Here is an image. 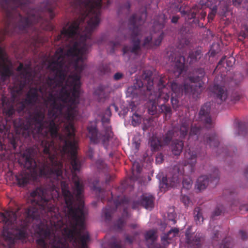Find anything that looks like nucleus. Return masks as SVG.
<instances>
[{
    "instance_id": "4c0bfd02",
    "label": "nucleus",
    "mask_w": 248,
    "mask_h": 248,
    "mask_svg": "<svg viewBox=\"0 0 248 248\" xmlns=\"http://www.w3.org/2000/svg\"><path fill=\"white\" fill-rule=\"evenodd\" d=\"M153 119L148 118L143 120L142 129L144 131H146L152 125Z\"/></svg>"
},
{
    "instance_id": "6e6d98bb",
    "label": "nucleus",
    "mask_w": 248,
    "mask_h": 248,
    "mask_svg": "<svg viewBox=\"0 0 248 248\" xmlns=\"http://www.w3.org/2000/svg\"><path fill=\"white\" fill-rule=\"evenodd\" d=\"M239 209L242 213H243L244 212H247L248 211V204H244L240 205L239 207Z\"/></svg>"
},
{
    "instance_id": "f257e3e1",
    "label": "nucleus",
    "mask_w": 248,
    "mask_h": 248,
    "mask_svg": "<svg viewBox=\"0 0 248 248\" xmlns=\"http://www.w3.org/2000/svg\"><path fill=\"white\" fill-rule=\"evenodd\" d=\"M64 199L62 213L56 205L59 199H32L31 205L25 210L26 218H42L55 226H63L64 218L69 222L70 228H65L62 235L48 226L39 228L38 248H87L90 235L85 231L84 203L81 199L77 202L74 199Z\"/></svg>"
},
{
    "instance_id": "9d476101",
    "label": "nucleus",
    "mask_w": 248,
    "mask_h": 248,
    "mask_svg": "<svg viewBox=\"0 0 248 248\" xmlns=\"http://www.w3.org/2000/svg\"><path fill=\"white\" fill-rule=\"evenodd\" d=\"M183 171H159L156 178L159 181V188L165 192L169 187L176 186L181 180Z\"/></svg>"
},
{
    "instance_id": "de8ad7c7",
    "label": "nucleus",
    "mask_w": 248,
    "mask_h": 248,
    "mask_svg": "<svg viewBox=\"0 0 248 248\" xmlns=\"http://www.w3.org/2000/svg\"><path fill=\"white\" fill-rule=\"evenodd\" d=\"M141 171H131L132 175L131 176V179L133 180H137L138 178L137 176H139L140 174Z\"/></svg>"
},
{
    "instance_id": "13d9d810",
    "label": "nucleus",
    "mask_w": 248,
    "mask_h": 248,
    "mask_svg": "<svg viewBox=\"0 0 248 248\" xmlns=\"http://www.w3.org/2000/svg\"><path fill=\"white\" fill-rule=\"evenodd\" d=\"M219 235V232L218 231L216 232L214 235L213 236V244H214V241H217L218 238H219L218 236Z\"/></svg>"
},
{
    "instance_id": "a19ab883",
    "label": "nucleus",
    "mask_w": 248,
    "mask_h": 248,
    "mask_svg": "<svg viewBox=\"0 0 248 248\" xmlns=\"http://www.w3.org/2000/svg\"><path fill=\"white\" fill-rule=\"evenodd\" d=\"M105 184L106 185H108L111 181H113L115 178V175L114 174L110 175V174L106 173L105 174Z\"/></svg>"
},
{
    "instance_id": "4468645a",
    "label": "nucleus",
    "mask_w": 248,
    "mask_h": 248,
    "mask_svg": "<svg viewBox=\"0 0 248 248\" xmlns=\"http://www.w3.org/2000/svg\"><path fill=\"white\" fill-rule=\"evenodd\" d=\"M186 243L192 246L198 248L201 246V236L200 233H197L194 236L189 231L187 230L185 233Z\"/></svg>"
},
{
    "instance_id": "bb28decb",
    "label": "nucleus",
    "mask_w": 248,
    "mask_h": 248,
    "mask_svg": "<svg viewBox=\"0 0 248 248\" xmlns=\"http://www.w3.org/2000/svg\"><path fill=\"white\" fill-rule=\"evenodd\" d=\"M236 130V135L243 136L248 138V130L245 124L242 122L238 123Z\"/></svg>"
},
{
    "instance_id": "6e6552de",
    "label": "nucleus",
    "mask_w": 248,
    "mask_h": 248,
    "mask_svg": "<svg viewBox=\"0 0 248 248\" xmlns=\"http://www.w3.org/2000/svg\"><path fill=\"white\" fill-rule=\"evenodd\" d=\"M16 71L20 72V73L19 76L15 79L11 89V94L13 99H15L21 94L24 88L31 82L32 77V74L30 70L29 66H24L22 63H20L16 68Z\"/></svg>"
},
{
    "instance_id": "412c9836",
    "label": "nucleus",
    "mask_w": 248,
    "mask_h": 248,
    "mask_svg": "<svg viewBox=\"0 0 248 248\" xmlns=\"http://www.w3.org/2000/svg\"><path fill=\"white\" fill-rule=\"evenodd\" d=\"M179 12L182 16H185L187 19H191L196 17L197 14L199 12V8L197 5L192 7L189 10H182L180 9Z\"/></svg>"
},
{
    "instance_id": "7ed1b4c3",
    "label": "nucleus",
    "mask_w": 248,
    "mask_h": 248,
    "mask_svg": "<svg viewBox=\"0 0 248 248\" xmlns=\"http://www.w3.org/2000/svg\"><path fill=\"white\" fill-rule=\"evenodd\" d=\"M198 75L189 76L185 80L184 85H179L173 81L169 84V81L165 78L164 84L168 89V92L171 93V102L174 109H176L179 105L178 97L184 93L186 95L192 96L194 99L198 98L203 90V78L205 71L203 68H198L196 71Z\"/></svg>"
},
{
    "instance_id": "79ce46f5",
    "label": "nucleus",
    "mask_w": 248,
    "mask_h": 248,
    "mask_svg": "<svg viewBox=\"0 0 248 248\" xmlns=\"http://www.w3.org/2000/svg\"><path fill=\"white\" fill-rule=\"evenodd\" d=\"M245 39H248V31L247 32L243 31L239 32L238 40L240 41H243Z\"/></svg>"
},
{
    "instance_id": "2f4dec72",
    "label": "nucleus",
    "mask_w": 248,
    "mask_h": 248,
    "mask_svg": "<svg viewBox=\"0 0 248 248\" xmlns=\"http://www.w3.org/2000/svg\"><path fill=\"white\" fill-rule=\"evenodd\" d=\"M182 184L183 188L189 189L192 186V181L188 176H184L183 178Z\"/></svg>"
},
{
    "instance_id": "c85d7f7f",
    "label": "nucleus",
    "mask_w": 248,
    "mask_h": 248,
    "mask_svg": "<svg viewBox=\"0 0 248 248\" xmlns=\"http://www.w3.org/2000/svg\"><path fill=\"white\" fill-rule=\"evenodd\" d=\"M201 211L199 207H196L194 210V219L197 224H200L203 221Z\"/></svg>"
},
{
    "instance_id": "4be33fe9",
    "label": "nucleus",
    "mask_w": 248,
    "mask_h": 248,
    "mask_svg": "<svg viewBox=\"0 0 248 248\" xmlns=\"http://www.w3.org/2000/svg\"><path fill=\"white\" fill-rule=\"evenodd\" d=\"M179 231L178 228H173L170 229L167 233L165 234L161 237V241L164 245H168L169 242H168V240H171L173 237H175L179 233Z\"/></svg>"
},
{
    "instance_id": "69168bd1",
    "label": "nucleus",
    "mask_w": 248,
    "mask_h": 248,
    "mask_svg": "<svg viewBox=\"0 0 248 248\" xmlns=\"http://www.w3.org/2000/svg\"><path fill=\"white\" fill-rule=\"evenodd\" d=\"M11 143L14 149H15L16 147V141L15 139H13L11 141Z\"/></svg>"
},
{
    "instance_id": "49530a36",
    "label": "nucleus",
    "mask_w": 248,
    "mask_h": 248,
    "mask_svg": "<svg viewBox=\"0 0 248 248\" xmlns=\"http://www.w3.org/2000/svg\"><path fill=\"white\" fill-rule=\"evenodd\" d=\"M109 44H110V46H112V48H111V49L110 51L112 52H114L115 47H116L120 45V42H118V41H116L115 42H110Z\"/></svg>"
},
{
    "instance_id": "f3484780",
    "label": "nucleus",
    "mask_w": 248,
    "mask_h": 248,
    "mask_svg": "<svg viewBox=\"0 0 248 248\" xmlns=\"http://www.w3.org/2000/svg\"><path fill=\"white\" fill-rule=\"evenodd\" d=\"M185 166L189 165L191 167V170H193V167L197 162V153L195 151L189 149L185 153Z\"/></svg>"
},
{
    "instance_id": "8fccbe9b",
    "label": "nucleus",
    "mask_w": 248,
    "mask_h": 248,
    "mask_svg": "<svg viewBox=\"0 0 248 248\" xmlns=\"http://www.w3.org/2000/svg\"><path fill=\"white\" fill-rule=\"evenodd\" d=\"M222 212V209H220L219 207H217L213 213V216H219Z\"/></svg>"
},
{
    "instance_id": "09e8293b",
    "label": "nucleus",
    "mask_w": 248,
    "mask_h": 248,
    "mask_svg": "<svg viewBox=\"0 0 248 248\" xmlns=\"http://www.w3.org/2000/svg\"><path fill=\"white\" fill-rule=\"evenodd\" d=\"M15 113V109L13 106L10 107L6 111V114L8 116H12Z\"/></svg>"
},
{
    "instance_id": "393cba45",
    "label": "nucleus",
    "mask_w": 248,
    "mask_h": 248,
    "mask_svg": "<svg viewBox=\"0 0 248 248\" xmlns=\"http://www.w3.org/2000/svg\"><path fill=\"white\" fill-rule=\"evenodd\" d=\"M201 56L202 54L200 51H191L189 52L187 62L189 61V64H193L197 62L201 58Z\"/></svg>"
},
{
    "instance_id": "423d86ee",
    "label": "nucleus",
    "mask_w": 248,
    "mask_h": 248,
    "mask_svg": "<svg viewBox=\"0 0 248 248\" xmlns=\"http://www.w3.org/2000/svg\"><path fill=\"white\" fill-rule=\"evenodd\" d=\"M1 218H5V225L7 226L6 240L9 242L10 248H12L17 241L24 243L26 241L28 235L24 228H17L16 224L17 219L16 213L10 212L7 213L6 216L1 212Z\"/></svg>"
},
{
    "instance_id": "b1692460",
    "label": "nucleus",
    "mask_w": 248,
    "mask_h": 248,
    "mask_svg": "<svg viewBox=\"0 0 248 248\" xmlns=\"http://www.w3.org/2000/svg\"><path fill=\"white\" fill-rule=\"evenodd\" d=\"M223 0H207L205 4L210 8V11L209 14L215 16L217 12V5Z\"/></svg>"
},
{
    "instance_id": "58836bf2",
    "label": "nucleus",
    "mask_w": 248,
    "mask_h": 248,
    "mask_svg": "<svg viewBox=\"0 0 248 248\" xmlns=\"http://www.w3.org/2000/svg\"><path fill=\"white\" fill-rule=\"evenodd\" d=\"M99 70L101 74H108L110 71V68L108 64H102L99 67Z\"/></svg>"
},
{
    "instance_id": "3c124183",
    "label": "nucleus",
    "mask_w": 248,
    "mask_h": 248,
    "mask_svg": "<svg viewBox=\"0 0 248 248\" xmlns=\"http://www.w3.org/2000/svg\"><path fill=\"white\" fill-rule=\"evenodd\" d=\"M229 60H226V64L228 66H232L234 62L235 59L233 57H230Z\"/></svg>"
},
{
    "instance_id": "4d7b16f0",
    "label": "nucleus",
    "mask_w": 248,
    "mask_h": 248,
    "mask_svg": "<svg viewBox=\"0 0 248 248\" xmlns=\"http://www.w3.org/2000/svg\"><path fill=\"white\" fill-rule=\"evenodd\" d=\"M103 116L110 117L111 116V112L110 110V107L107 108L105 110Z\"/></svg>"
},
{
    "instance_id": "338daca9",
    "label": "nucleus",
    "mask_w": 248,
    "mask_h": 248,
    "mask_svg": "<svg viewBox=\"0 0 248 248\" xmlns=\"http://www.w3.org/2000/svg\"><path fill=\"white\" fill-rule=\"evenodd\" d=\"M129 226L132 229H135L138 227V225L136 223H132L129 224Z\"/></svg>"
},
{
    "instance_id": "5701e85b",
    "label": "nucleus",
    "mask_w": 248,
    "mask_h": 248,
    "mask_svg": "<svg viewBox=\"0 0 248 248\" xmlns=\"http://www.w3.org/2000/svg\"><path fill=\"white\" fill-rule=\"evenodd\" d=\"M166 23V17L164 14L159 15L154 21L153 27L155 31H159L164 28Z\"/></svg>"
},
{
    "instance_id": "a211bd4d",
    "label": "nucleus",
    "mask_w": 248,
    "mask_h": 248,
    "mask_svg": "<svg viewBox=\"0 0 248 248\" xmlns=\"http://www.w3.org/2000/svg\"><path fill=\"white\" fill-rule=\"evenodd\" d=\"M184 146L182 140L175 139L171 141L170 148L175 155H179L182 153Z\"/></svg>"
},
{
    "instance_id": "5fc2aeb1",
    "label": "nucleus",
    "mask_w": 248,
    "mask_h": 248,
    "mask_svg": "<svg viewBox=\"0 0 248 248\" xmlns=\"http://www.w3.org/2000/svg\"><path fill=\"white\" fill-rule=\"evenodd\" d=\"M239 234L241 236V238L242 240H245L248 238V235L246 232L243 231H240Z\"/></svg>"
},
{
    "instance_id": "603ef678",
    "label": "nucleus",
    "mask_w": 248,
    "mask_h": 248,
    "mask_svg": "<svg viewBox=\"0 0 248 248\" xmlns=\"http://www.w3.org/2000/svg\"><path fill=\"white\" fill-rule=\"evenodd\" d=\"M240 98H241L240 95L238 93H234V94L232 95V100L234 101H238L240 100Z\"/></svg>"
},
{
    "instance_id": "0e129e2a",
    "label": "nucleus",
    "mask_w": 248,
    "mask_h": 248,
    "mask_svg": "<svg viewBox=\"0 0 248 248\" xmlns=\"http://www.w3.org/2000/svg\"><path fill=\"white\" fill-rule=\"evenodd\" d=\"M225 59H226V56H224V57H222V58L220 60V61H219L218 62V65H217V67H218L219 65H222V64H223L224 62V61H225Z\"/></svg>"
},
{
    "instance_id": "dca6fc26",
    "label": "nucleus",
    "mask_w": 248,
    "mask_h": 248,
    "mask_svg": "<svg viewBox=\"0 0 248 248\" xmlns=\"http://www.w3.org/2000/svg\"><path fill=\"white\" fill-rule=\"evenodd\" d=\"M185 58L184 56H181L176 59L173 71V74L176 78H178L185 69Z\"/></svg>"
},
{
    "instance_id": "9b49d317",
    "label": "nucleus",
    "mask_w": 248,
    "mask_h": 248,
    "mask_svg": "<svg viewBox=\"0 0 248 248\" xmlns=\"http://www.w3.org/2000/svg\"><path fill=\"white\" fill-rule=\"evenodd\" d=\"M216 172L213 171L210 178L205 175L199 177L196 181V188L199 191H202L207 187L209 182L215 185H217L219 181V177Z\"/></svg>"
},
{
    "instance_id": "c03bdc74",
    "label": "nucleus",
    "mask_w": 248,
    "mask_h": 248,
    "mask_svg": "<svg viewBox=\"0 0 248 248\" xmlns=\"http://www.w3.org/2000/svg\"><path fill=\"white\" fill-rule=\"evenodd\" d=\"M181 200L185 206L188 205L189 202V198L187 196L182 195Z\"/></svg>"
},
{
    "instance_id": "6ab92c4d",
    "label": "nucleus",
    "mask_w": 248,
    "mask_h": 248,
    "mask_svg": "<svg viewBox=\"0 0 248 248\" xmlns=\"http://www.w3.org/2000/svg\"><path fill=\"white\" fill-rule=\"evenodd\" d=\"M204 142L206 144H208L211 147H217L219 145L218 139L216 134L214 133L212 134H208L204 137Z\"/></svg>"
},
{
    "instance_id": "cd10ccee",
    "label": "nucleus",
    "mask_w": 248,
    "mask_h": 248,
    "mask_svg": "<svg viewBox=\"0 0 248 248\" xmlns=\"http://www.w3.org/2000/svg\"><path fill=\"white\" fill-rule=\"evenodd\" d=\"M150 145L152 150L157 151L163 145L161 140L159 139L156 137H152L150 140Z\"/></svg>"
},
{
    "instance_id": "864d4df0",
    "label": "nucleus",
    "mask_w": 248,
    "mask_h": 248,
    "mask_svg": "<svg viewBox=\"0 0 248 248\" xmlns=\"http://www.w3.org/2000/svg\"><path fill=\"white\" fill-rule=\"evenodd\" d=\"M123 74L120 72H117L114 74L113 78L115 80H118L122 78L123 77Z\"/></svg>"
},
{
    "instance_id": "ddd939ff",
    "label": "nucleus",
    "mask_w": 248,
    "mask_h": 248,
    "mask_svg": "<svg viewBox=\"0 0 248 248\" xmlns=\"http://www.w3.org/2000/svg\"><path fill=\"white\" fill-rule=\"evenodd\" d=\"M164 37V34L162 32L156 38L153 40V36L150 35L146 36L142 43V46L147 49H151L155 46H159Z\"/></svg>"
},
{
    "instance_id": "e2e57ef3",
    "label": "nucleus",
    "mask_w": 248,
    "mask_h": 248,
    "mask_svg": "<svg viewBox=\"0 0 248 248\" xmlns=\"http://www.w3.org/2000/svg\"><path fill=\"white\" fill-rule=\"evenodd\" d=\"M124 7L127 10V11H129L131 7V4L129 1H126V2L124 5Z\"/></svg>"
},
{
    "instance_id": "aec40b11",
    "label": "nucleus",
    "mask_w": 248,
    "mask_h": 248,
    "mask_svg": "<svg viewBox=\"0 0 248 248\" xmlns=\"http://www.w3.org/2000/svg\"><path fill=\"white\" fill-rule=\"evenodd\" d=\"M4 49L1 46V81L5 77L9 78L14 75L13 71L9 67L2 68L4 61Z\"/></svg>"
},
{
    "instance_id": "72a5a7b5",
    "label": "nucleus",
    "mask_w": 248,
    "mask_h": 248,
    "mask_svg": "<svg viewBox=\"0 0 248 248\" xmlns=\"http://www.w3.org/2000/svg\"><path fill=\"white\" fill-rule=\"evenodd\" d=\"M202 130V129L199 126L192 125L189 132V135L190 136L197 135V139H199L200 134Z\"/></svg>"
},
{
    "instance_id": "c9c22d12",
    "label": "nucleus",
    "mask_w": 248,
    "mask_h": 248,
    "mask_svg": "<svg viewBox=\"0 0 248 248\" xmlns=\"http://www.w3.org/2000/svg\"><path fill=\"white\" fill-rule=\"evenodd\" d=\"M96 166L98 169L102 170H106L108 168L106 163L102 159H98L96 162Z\"/></svg>"
},
{
    "instance_id": "774afa93",
    "label": "nucleus",
    "mask_w": 248,
    "mask_h": 248,
    "mask_svg": "<svg viewBox=\"0 0 248 248\" xmlns=\"http://www.w3.org/2000/svg\"><path fill=\"white\" fill-rule=\"evenodd\" d=\"M239 203V202L238 201H234L232 203V207L233 206H237Z\"/></svg>"
},
{
    "instance_id": "37998d69",
    "label": "nucleus",
    "mask_w": 248,
    "mask_h": 248,
    "mask_svg": "<svg viewBox=\"0 0 248 248\" xmlns=\"http://www.w3.org/2000/svg\"><path fill=\"white\" fill-rule=\"evenodd\" d=\"M229 150L230 149L228 148L225 147V148H223L222 150L219 148L218 149V150L217 151V152H219V151H220V150L221 152L219 153V154L221 153H222V154H223V155H224L232 156L233 155L232 154L229 153Z\"/></svg>"
},
{
    "instance_id": "ea45409f",
    "label": "nucleus",
    "mask_w": 248,
    "mask_h": 248,
    "mask_svg": "<svg viewBox=\"0 0 248 248\" xmlns=\"http://www.w3.org/2000/svg\"><path fill=\"white\" fill-rule=\"evenodd\" d=\"M26 106L28 105L26 104V103L25 102V100L24 99L17 104V111L19 112L23 111L25 109Z\"/></svg>"
},
{
    "instance_id": "680f3d73",
    "label": "nucleus",
    "mask_w": 248,
    "mask_h": 248,
    "mask_svg": "<svg viewBox=\"0 0 248 248\" xmlns=\"http://www.w3.org/2000/svg\"><path fill=\"white\" fill-rule=\"evenodd\" d=\"M93 150L92 148L90 147L88 149L87 155L88 156V157L92 159L93 157Z\"/></svg>"
},
{
    "instance_id": "bf43d9fd",
    "label": "nucleus",
    "mask_w": 248,
    "mask_h": 248,
    "mask_svg": "<svg viewBox=\"0 0 248 248\" xmlns=\"http://www.w3.org/2000/svg\"><path fill=\"white\" fill-rule=\"evenodd\" d=\"M243 0H232V4L236 7L239 6L241 4Z\"/></svg>"
},
{
    "instance_id": "20e7f679",
    "label": "nucleus",
    "mask_w": 248,
    "mask_h": 248,
    "mask_svg": "<svg viewBox=\"0 0 248 248\" xmlns=\"http://www.w3.org/2000/svg\"><path fill=\"white\" fill-rule=\"evenodd\" d=\"M143 76L147 81V85L145 87L146 90L143 89V83L140 80H137L134 84L133 88L136 89V93H140L141 95L145 98L148 99L147 103L148 113L150 115H155L157 113V104L158 101L162 100L164 103L167 102L170 98V92H168V89L164 84L165 82L164 79H166V76H161L157 84L158 92H154L153 94V87L154 85L153 80L151 79V73L150 71H145L143 72Z\"/></svg>"
},
{
    "instance_id": "f704fd0d",
    "label": "nucleus",
    "mask_w": 248,
    "mask_h": 248,
    "mask_svg": "<svg viewBox=\"0 0 248 248\" xmlns=\"http://www.w3.org/2000/svg\"><path fill=\"white\" fill-rule=\"evenodd\" d=\"M145 239L148 240H151L152 242H154L156 239V235L155 232L153 230H149L145 234Z\"/></svg>"
},
{
    "instance_id": "2eb2a0df",
    "label": "nucleus",
    "mask_w": 248,
    "mask_h": 248,
    "mask_svg": "<svg viewBox=\"0 0 248 248\" xmlns=\"http://www.w3.org/2000/svg\"><path fill=\"white\" fill-rule=\"evenodd\" d=\"M213 92L216 94L217 99L219 101L218 104H221L225 101L228 96V92L225 87L220 86L217 84H215L213 87Z\"/></svg>"
},
{
    "instance_id": "f03ea898",
    "label": "nucleus",
    "mask_w": 248,
    "mask_h": 248,
    "mask_svg": "<svg viewBox=\"0 0 248 248\" xmlns=\"http://www.w3.org/2000/svg\"><path fill=\"white\" fill-rule=\"evenodd\" d=\"M99 181H97L96 184L93 185V189L97 195V196L100 199L101 201L104 202L105 201H108L107 206L103 209L102 217L104 218L106 222H109L112 219V215L120 206L123 208V213L121 217H120L116 221L114 226L116 228L119 230H122L126 223V221L129 218L131 215L127 211V206L129 204H131V207L133 209H138L139 206H142L146 209L152 210L154 207V202L155 198L150 194H143L138 201H131L128 197L124 196L123 193L126 188L128 185L127 180L123 181L120 185L116 188V191L119 193L117 194L114 200V207L110 206L112 200L113 198L112 192H111V197L108 198L109 192L105 189L104 186H99Z\"/></svg>"
},
{
    "instance_id": "0eeeda50",
    "label": "nucleus",
    "mask_w": 248,
    "mask_h": 248,
    "mask_svg": "<svg viewBox=\"0 0 248 248\" xmlns=\"http://www.w3.org/2000/svg\"><path fill=\"white\" fill-rule=\"evenodd\" d=\"M110 117L103 116L101 121L104 130L99 132L96 125L91 124L88 126V137L90 141L94 144L101 143L106 148L108 145L110 140L113 138V132L111 126L109 125Z\"/></svg>"
},
{
    "instance_id": "473e14b6",
    "label": "nucleus",
    "mask_w": 248,
    "mask_h": 248,
    "mask_svg": "<svg viewBox=\"0 0 248 248\" xmlns=\"http://www.w3.org/2000/svg\"><path fill=\"white\" fill-rule=\"evenodd\" d=\"M142 118L141 115L137 113L136 112L133 113L132 117V124L133 126H136L141 122Z\"/></svg>"
},
{
    "instance_id": "a878e982",
    "label": "nucleus",
    "mask_w": 248,
    "mask_h": 248,
    "mask_svg": "<svg viewBox=\"0 0 248 248\" xmlns=\"http://www.w3.org/2000/svg\"><path fill=\"white\" fill-rule=\"evenodd\" d=\"M159 111L164 114L165 120H169L171 116L172 110L170 106L162 104L159 106Z\"/></svg>"
},
{
    "instance_id": "1a4fd4ad",
    "label": "nucleus",
    "mask_w": 248,
    "mask_h": 248,
    "mask_svg": "<svg viewBox=\"0 0 248 248\" xmlns=\"http://www.w3.org/2000/svg\"><path fill=\"white\" fill-rule=\"evenodd\" d=\"M190 121L187 118H183L179 124L172 125L161 138V141L163 145H168L173 137H179L184 139L187 135L189 129Z\"/></svg>"
},
{
    "instance_id": "7c9ffc66",
    "label": "nucleus",
    "mask_w": 248,
    "mask_h": 248,
    "mask_svg": "<svg viewBox=\"0 0 248 248\" xmlns=\"http://www.w3.org/2000/svg\"><path fill=\"white\" fill-rule=\"evenodd\" d=\"M232 246V239L231 237H226L219 245V248H231Z\"/></svg>"
},
{
    "instance_id": "39448f33",
    "label": "nucleus",
    "mask_w": 248,
    "mask_h": 248,
    "mask_svg": "<svg viewBox=\"0 0 248 248\" xmlns=\"http://www.w3.org/2000/svg\"><path fill=\"white\" fill-rule=\"evenodd\" d=\"M146 16L147 13L145 11L140 16L134 14L129 19L128 26L131 32V41L133 44L132 46H124L123 47L122 50L124 56L127 55L129 58L130 53L137 55L140 50V41L138 38L140 30V26L144 23Z\"/></svg>"
},
{
    "instance_id": "a18cd8bd",
    "label": "nucleus",
    "mask_w": 248,
    "mask_h": 248,
    "mask_svg": "<svg viewBox=\"0 0 248 248\" xmlns=\"http://www.w3.org/2000/svg\"><path fill=\"white\" fill-rule=\"evenodd\" d=\"M163 155L161 153H158L156 156L155 161L157 164H161L163 161Z\"/></svg>"
},
{
    "instance_id": "f8f14e48",
    "label": "nucleus",
    "mask_w": 248,
    "mask_h": 248,
    "mask_svg": "<svg viewBox=\"0 0 248 248\" xmlns=\"http://www.w3.org/2000/svg\"><path fill=\"white\" fill-rule=\"evenodd\" d=\"M211 103L206 102L201 107L199 113V118L207 128L213 127V123L210 115Z\"/></svg>"
},
{
    "instance_id": "052dcab7",
    "label": "nucleus",
    "mask_w": 248,
    "mask_h": 248,
    "mask_svg": "<svg viewBox=\"0 0 248 248\" xmlns=\"http://www.w3.org/2000/svg\"><path fill=\"white\" fill-rule=\"evenodd\" d=\"M180 17L178 16H174L172 17L171 22L172 23L176 24L178 22Z\"/></svg>"
},
{
    "instance_id": "e433bc0d",
    "label": "nucleus",
    "mask_w": 248,
    "mask_h": 248,
    "mask_svg": "<svg viewBox=\"0 0 248 248\" xmlns=\"http://www.w3.org/2000/svg\"><path fill=\"white\" fill-rule=\"evenodd\" d=\"M139 234V232L137 231L133 232V236L126 234L125 236V240L129 244H132L134 240L135 239V237Z\"/></svg>"
},
{
    "instance_id": "c756f323",
    "label": "nucleus",
    "mask_w": 248,
    "mask_h": 248,
    "mask_svg": "<svg viewBox=\"0 0 248 248\" xmlns=\"http://www.w3.org/2000/svg\"><path fill=\"white\" fill-rule=\"evenodd\" d=\"M122 241L118 239L116 236H112L110 242L111 248H123L122 246Z\"/></svg>"
}]
</instances>
